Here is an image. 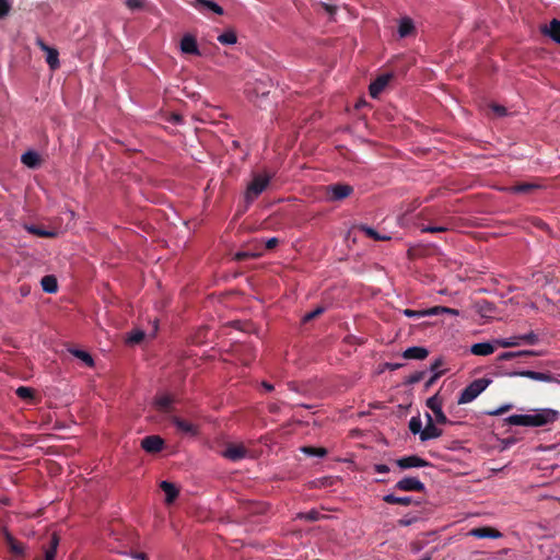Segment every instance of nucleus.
<instances>
[{"mask_svg": "<svg viewBox=\"0 0 560 560\" xmlns=\"http://www.w3.org/2000/svg\"><path fill=\"white\" fill-rule=\"evenodd\" d=\"M15 393L20 398H23V399H28V398L34 397V390L32 388L25 387V386H20Z\"/></svg>", "mask_w": 560, "mask_h": 560, "instance_id": "nucleus-45", "label": "nucleus"}, {"mask_svg": "<svg viewBox=\"0 0 560 560\" xmlns=\"http://www.w3.org/2000/svg\"><path fill=\"white\" fill-rule=\"evenodd\" d=\"M425 375V371H418L411 375H409L406 381H405V384L406 385H413V384H417L419 383L420 381L423 380Z\"/></svg>", "mask_w": 560, "mask_h": 560, "instance_id": "nucleus-42", "label": "nucleus"}, {"mask_svg": "<svg viewBox=\"0 0 560 560\" xmlns=\"http://www.w3.org/2000/svg\"><path fill=\"white\" fill-rule=\"evenodd\" d=\"M164 440L159 435H148L141 441V447L148 453H158L162 451Z\"/></svg>", "mask_w": 560, "mask_h": 560, "instance_id": "nucleus-15", "label": "nucleus"}, {"mask_svg": "<svg viewBox=\"0 0 560 560\" xmlns=\"http://www.w3.org/2000/svg\"><path fill=\"white\" fill-rule=\"evenodd\" d=\"M222 455L232 462H237L246 457L247 450L242 444H229Z\"/></svg>", "mask_w": 560, "mask_h": 560, "instance_id": "nucleus-14", "label": "nucleus"}, {"mask_svg": "<svg viewBox=\"0 0 560 560\" xmlns=\"http://www.w3.org/2000/svg\"><path fill=\"white\" fill-rule=\"evenodd\" d=\"M218 42L222 45H233L237 42L236 33L232 30H229L218 36Z\"/></svg>", "mask_w": 560, "mask_h": 560, "instance_id": "nucleus-33", "label": "nucleus"}, {"mask_svg": "<svg viewBox=\"0 0 560 560\" xmlns=\"http://www.w3.org/2000/svg\"><path fill=\"white\" fill-rule=\"evenodd\" d=\"M71 353L75 358H78L81 361H83L88 366H93L94 365V360H93L92 355L90 353H88L86 351L75 349V350H72Z\"/></svg>", "mask_w": 560, "mask_h": 560, "instance_id": "nucleus-36", "label": "nucleus"}, {"mask_svg": "<svg viewBox=\"0 0 560 560\" xmlns=\"http://www.w3.org/2000/svg\"><path fill=\"white\" fill-rule=\"evenodd\" d=\"M448 231L447 226L444 225H422L421 232L423 233H441Z\"/></svg>", "mask_w": 560, "mask_h": 560, "instance_id": "nucleus-43", "label": "nucleus"}, {"mask_svg": "<svg viewBox=\"0 0 560 560\" xmlns=\"http://www.w3.org/2000/svg\"><path fill=\"white\" fill-rule=\"evenodd\" d=\"M491 109L499 117H503L508 113V110H506V108L504 106L498 105V104L491 105Z\"/></svg>", "mask_w": 560, "mask_h": 560, "instance_id": "nucleus-49", "label": "nucleus"}, {"mask_svg": "<svg viewBox=\"0 0 560 560\" xmlns=\"http://www.w3.org/2000/svg\"><path fill=\"white\" fill-rule=\"evenodd\" d=\"M58 545H59V536L56 533H54L49 538L48 546L44 547L45 548V550H44L45 560H55Z\"/></svg>", "mask_w": 560, "mask_h": 560, "instance_id": "nucleus-25", "label": "nucleus"}, {"mask_svg": "<svg viewBox=\"0 0 560 560\" xmlns=\"http://www.w3.org/2000/svg\"><path fill=\"white\" fill-rule=\"evenodd\" d=\"M21 161L24 165L35 168L39 165V155L34 151H27L22 155Z\"/></svg>", "mask_w": 560, "mask_h": 560, "instance_id": "nucleus-30", "label": "nucleus"}, {"mask_svg": "<svg viewBox=\"0 0 560 560\" xmlns=\"http://www.w3.org/2000/svg\"><path fill=\"white\" fill-rule=\"evenodd\" d=\"M173 402L174 398L171 395H161L154 399L156 410L163 413H170L172 411Z\"/></svg>", "mask_w": 560, "mask_h": 560, "instance_id": "nucleus-21", "label": "nucleus"}, {"mask_svg": "<svg viewBox=\"0 0 560 560\" xmlns=\"http://www.w3.org/2000/svg\"><path fill=\"white\" fill-rule=\"evenodd\" d=\"M4 540L11 551L16 557L24 556V546L18 541L7 529H4Z\"/></svg>", "mask_w": 560, "mask_h": 560, "instance_id": "nucleus-19", "label": "nucleus"}, {"mask_svg": "<svg viewBox=\"0 0 560 560\" xmlns=\"http://www.w3.org/2000/svg\"><path fill=\"white\" fill-rule=\"evenodd\" d=\"M393 73L378 75L369 86L371 97L377 98L393 79Z\"/></svg>", "mask_w": 560, "mask_h": 560, "instance_id": "nucleus-8", "label": "nucleus"}, {"mask_svg": "<svg viewBox=\"0 0 560 560\" xmlns=\"http://www.w3.org/2000/svg\"><path fill=\"white\" fill-rule=\"evenodd\" d=\"M427 313H430L431 315H439V314H442V313L451 314V315H458L459 314V312L457 310L451 308V307H446V306H434V307L428 308Z\"/></svg>", "mask_w": 560, "mask_h": 560, "instance_id": "nucleus-37", "label": "nucleus"}, {"mask_svg": "<svg viewBox=\"0 0 560 560\" xmlns=\"http://www.w3.org/2000/svg\"><path fill=\"white\" fill-rule=\"evenodd\" d=\"M261 386L267 390V392H271L273 390V385L268 383V382H262L261 383Z\"/></svg>", "mask_w": 560, "mask_h": 560, "instance_id": "nucleus-57", "label": "nucleus"}, {"mask_svg": "<svg viewBox=\"0 0 560 560\" xmlns=\"http://www.w3.org/2000/svg\"><path fill=\"white\" fill-rule=\"evenodd\" d=\"M301 451L308 456L324 457L327 455V450L325 447L303 446L301 447Z\"/></svg>", "mask_w": 560, "mask_h": 560, "instance_id": "nucleus-35", "label": "nucleus"}, {"mask_svg": "<svg viewBox=\"0 0 560 560\" xmlns=\"http://www.w3.org/2000/svg\"><path fill=\"white\" fill-rule=\"evenodd\" d=\"M323 7H324V8H325V10H326L328 13H330V14H332V13L336 11V8H335V7H332V5H330V4H326V3H324V4H323Z\"/></svg>", "mask_w": 560, "mask_h": 560, "instance_id": "nucleus-58", "label": "nucleus"}, {"mask_svg": "<svg viewBox=\"0 0 560 560\" xmlns=\"http://www.w3.org/2000/svg\"><path fill=\"white\" fill-rule=\"evenodd\" d=\"M415 33V25L411 19L402 18L399 22L398 34L399 37L405 38Z\"/></svg>", "mask_w": 560, "mask_h": 560, "instance_id": "nucleus-26", "label": "nucleus"}, {"mask_svg": "<svg viewBox=\"0 0 560 560\" xmlns=\"http://www.w3.org/2000/svg\"><path fill=\"white\" fill-rule=\"evenodd\" d=\"M429 355V350L424 347H410L402 352V358L407 360H424Z\"/></svg>", "mask_w": 560, "mask_h": 560, "instance_id": "nucleus-18", "label": "nucleus"}, {"mask_svg": "<svg viewBox=\"0 0 560 560\" xmlns=\"http://www.w3.org/2000/svg\"><path fill=\"white\" fill-rule=\"evenodd\" d=\"M320 513L318 511L312 510L305 514H302L301 517H304L307 521H317L320 517Z\"/></svg>", "mask_w": 560, "mask_h": 560, "instance_id": "nucleus-50", "label": "nucleus"}, {"mask_svg": "<svg viewBox=\"0 0 560 560\" xmlns=\"http://www.w3.org/2000/svg\"><path fill=\"white\" fill-rule=\"evenodd\" d=\"M427 312H428V310H422V311H416V310H410V308L404 310V314L407 317H416V318H421V317H424V316H431V314L427 313Z\"/></svg>", "mask_w": 560, "mask_h": 560, "instance_id": "nucleus-44", "label": "nucleus"}, {"mask_svg": "<svg viewBox=\"0 0 560 560\" xmlns=\"http://www.w3.org/2000/svg\"><path fill=\"white\" fill-rule=\"evenodd\" d=\"M271 179L272 175L268 173L253 174L244 194L245 210L267 189Z\"/></svg>", "mask_w": 560, "mask_h": 560, "instance_id": "nucleus-2", "label": "nucleus"}, {"mask_svg": "<svg viewBox=\"0 0 560 560\" xmlns=\"http://www.w3.org/2000/svg\"><path fill=\"white\" fill-rule=\"evenodd\" d=\"M136 560H148L145 553H139L137 557H135Z\"/></svg>", "mask_w": 560, "mask_h": 560, "instance_id": "nucleus-59", "label": "nucleus"}, {"mask_svg": "<svg viewBox=\"0 0 560 560\" xmlns=\"http://www.w3.org/2000/svg\"><path fill=\"white\" fill-rule=\"evenodd\" d=\"M520 340H521V343L536 345L539 339H538V336L534 331H530L525 335H520Z\"/></svg>", "mask_w": 560, "mask_h": 560, "instance_id": "nucleus-41", "label": "nucleus"}, {"mask_svg": "<svg viewBox=\"0 0 560 560\" xmlns=\"http://www.w3.org/2000/svg\"><path fill=\"white\" fill-rule=\"evenodd\" d=\"M374 470L377 474H387V472H389V467L385 464H376L374 466Z\"/></svg>", "mask_w": 560, "mask_h": 560, "instance_id": "nucleus-54", "label": "nucleus"}, {"mask_svg": "<svg viewBox=\"0 0 560 560\" xmlns=\"http://www.w3.org/2000/svg\"><path fill=\"white\" fill-rule=\"evenodd\" d=\"M469 536H472L478 539H485V538H491V539H498L503 536V534L498 530L494 527L490 526H482V527H475L469 530Z\"/></svg>", "mask_w": 560, "mask_h": 560, "instance_id": "nucleus-13", "label": "nucleus"}, {"mask_svg": "<svg viewBox=\"0 0 560 560\" xmlns=\"http://www.w3.org/2000/svg\"><path fill=\"white\" fill-rule=\"evenodd\" d=\"M510 409H511V405H504L494 411H489L488 413L491 416H499V415H503L504 412L509 411Z\"/></svg>", "mask_w": 560, "mask_h": 560, "instance_id": "nucleus-53", "label": "nucleus"}, {"mask_svg": "<svg viewBox=\"0 0 560 560\" xmlns=\"http://www.w3.org/2000/svg\"><path fill=\"white\" fill-rule=\"evenodd\" d=\"M360 231L364 232L366 236L370 238H373L374 241H388L390 240V236L381 235L377 231L374 229L368 226V225H361Z\"/></svg>", "mask_w": 560, "mask_h": 560, "instance_id": "nucleus-32", "label": "nucleus"}, {"mask_svg": "<svg viewBox=\"0 0 560 560\" xmlns=\"http://www.w3.org/2000/svg\"><path fill=\"white\" fill-rule=\"evenodd\" d=\"M492 383L490 378H478L467 385L458 397V405L469 404L475 400Z\"/></svg>", "mask_w": 560, "mask_h": 560, "instance_id": "nucleus-3", "label": "nucleus"}, {"mask_svg": "<svg viewBox=\"0 0 560 560\" xmlns=\"http://www.w3.org/2000/svg\"><path fill=\"white\" fill-rule=\"evenodd\" d=\"M144 336L145 334L140 329L132 330L127 337V342L131 345L140 343L144 339Z\"/></svg>", "mask_w": 560, "mask_h": 560, "instance_id": "nucleus-38", "label": "nucleus"}, {"mask_svg": "<svg viewBox=\"0 0 560 560\" xmlns=\"http://www.w3.org/2000/svg\"><path fill=\"white\" fill-rule=\"evenodd\" d=\"M170 419L179 432L188 435L198 434V428L194 423L184 420L177 416H171Z\"/></svg>", "mask_w": 560, "mask_h": 560, "instance_id": "nucleus-16", "label": "nucleus"}, {"mask_svg": "<svg viewBox=\"0 0 560 560\" xmlns=\"http://www.w3.org/2000/svg\"><path fill=\"white\" fill-rule=\"evenodd\" d=\"M540 188L536 183H518L508 188L510 192L528 195Z\"/></svg>", "mask_w": 560, "mask_h": 560, "instance_id": "nucleus-24", "label": "nucleus"}, {"mask_svg": "<svg viewBox=\"0 0 560 560\" xmlns=\"http://www.w3.org/2000/svg\"><path fill=\"white\" fill-rule=\"evenodd\" d=\"M197 5L206 7L215 14L222 15L224 13L223 8L211 0H196Z\"/></svg>", "mask_w": 560, "mask_h": 560, "instance_id": "nucleus-34", "label": "nucleus"}, {"mask_svg": "<svg viewBox=\"0 0 560 560\" xmlns=\"http://www.w3.org/2000/svg\"><path fill=\"white\" fill-rule=\"evenodd\" d=\"M270 411H276V406L270 407Z\"/></svg>", "mask_w": 560, "mask_h": 560, "instance_id": "nucleus-61", "label": "nucleus"}, {"mask_svg": "<svg viewBox=\"0 0 560 560\" xmlns=\"http://www.w3.org/2000/svg\"><path fill=\"white\" fill-rule=\"evenodd\" d=\"M24 229L30 234L35 235L37 237L55 238L58 235V233L54 230H46V229L35 225V224H25Z\"/></svg>", "mask_w": 560, "mask_h": 560, "instance_id": "nucleus-20", "label": "nucleus"}, {"mask_svg": "<svg viewBox=\"0 0 560 560\" xmlns=\"http://www.w3.org/2000/svg\"><path fill=\"white\" fill-rule=\"evenodd\" d=\"M498 343L503 348L518 347L521 345L520 336L499 340Z\"/></svg>", "mask_w": 560, "mask_h": 560, "instance_id": "nucleus-40", "label": "nucleus"}, {"mask_svg": "<svg viewBox=\"0 0 560 560\" xmlns=\"http://www.w3.org/2000/svg\"><path fill=\"white\" fill-rule=\"evenodd\" d=\"M396 465L401 469L431 466V464L428 460L419 457L418 455H409V456L398 458L396 460Z\"/></svg>", "mask_w": 560, "mask_h": 560, "instance_id": "nucleus-11", "label": "nucleus"}, {"mask_svg": "<svg viewBox=\"0 0 560 560\" xmlns=\"http://www.w3.org/2000/svg\"><path fill=\"white\" fill-rule=\"evenodd\" d=\"M383 500L388 504H398L404 506H408L410 504H420L419 501H415L411 497H397L393 493L384 495Z\"/></svg>", "mask_w": 560, "mask_h": 560, "instance_id": "nucleus-23", "label": "nucleus"}, {"mask_svg": "<svg viewBox=\"0 0 560 560\" xmlns=\"http://www.w3.org/2000/svg\"><path fill=\"white\" fill-rule=\"evenodd\" d=\"M494 310V304L487 300H481L477 303V311L482 317H491Z\"/></svg>", "mask_w": 560, "mask_h": 560, "instance_id": "nucleus-29", "label": "nucleus"}, {"mask_svg": "<svg viewBox=\"0 0 560 560\" xmlns=\"http://www.w3.org/2000/svg\"><path fill=\"white\" fill-rule=\"evenodd\" d=\"M402 366H404V364H402V363H392V362H387V363L385 364V368H386L387 370H389V371H396V370H398V369H400V368H402Z\"/></svg>", "mask_w": 560, "mask_h": 560, "instance_id": "nucleus-56", "label": "nucleus"}, {"mask_svg": "<svg viewBox=\"0 0 560 560\" xmlns=\"http://www.w3.org/2000/svg\"><path fill=\"white\" fill-rule=\"evenodd\" d=\"M180 50L184 54L200 56L201 52L198 48L197 39L191 34H185L180 40Z\"/></svg>", "mask_w": 560, "mask_h": 560, "instance_id": "nucleus-17", "label": "nucleus"}, {"mask_svg": "<svg viewBox=\"0 0 560 560\" xmlns=\"http://www.w3.org/2000/svg\"><path fill=\"white\" fill-rule=\"evenodd\" d=\"M538 353L533 350H522L516 352H503L498 357V361H508L517 357L537 355Z\"/></svg>", "mask_w": 560, "mask_h": 560, "instance_id": "nucleus-31", "label": "nucleus"}, {"mask_svg": "<svg viewBox=\"0 0 560 560\" xmlns=\"http://www.w3.org/2000/svg\"><path fill=\"white\" fill-rule=\"evenodd\" d=\"M144 0H125V4L128 9L135 11V10H142L144 8Z\"/></svg>", "mask_w": 560, "mask_h": 560, "instance_id": "nucleus-46", "label": "nucleus"}, {"mask_svg": "<svg viewBox=\"0 0 560 560\" xmlns=\"http://www.w3.org/2000/svg\"><path fill=\"white\" fill-rule=\"evenodd\" d=\"M443 364H444L443 359L442 358H438L431 364L430 371L433 372V374L436 373V372H443L442 370H440V368L443 366Z\"/></svg>", "mask_w": 560, "mask_h": 560, "instance_id": "nucleus-51", "label": "nucleus"}, {"mask_svg": "<svg viewBox=\"0 0 560 560\" xmlns=\"http://www.w3.org/2000/svg\"><path fill=\"white\" fill-rule=\"evenodd\" d=\"M425 418H427V424H425L423 431L421 432V439H420L422 442L438 439L443 434V431L434 424V420L430 413L427 412Z\"/></svg>", "mask_w": 560, "mask_h": 560, "instance_id": "nucleus-12", "label": "nucleus"}, {"mask_svg": "<svg viewBox=\"0 0 560 560\" xmlns=\"http://www.w3.org/2000/svg\"><path fill=\"white\" fill-rule=\"evenodd\" d=\"M497 370H498L497 375H500V376H510V377L521 376V377H527L533 381L545 382V383H551L555 380L552 374L549 372L542 373V372H535V371H529V370L509 371V370L504 369L503 366H499V365L497 366Z\"/></svg>", "mask_w": 560, "mask_h": 560, "instance_id": "nucleus-4", "label": "nucleus"}, {"mask_svg": "<svg viewBox=\"0 0 560 560\" xmlns=\"http://www.w3.org/2000/svg\"><path fill=\"white\" fill-rule=\"evenodd\" d=\"M160 488L165 493V502L167 504L173 503L176 500V498L178 497L179 491H178L177 487L170 481H166V480L162 481L160 485Z\"/></svg>", "mask_w": 560, "mask_h": 560, "instance_id": "nucleus-22", "label": "nucleus"}, {"mask_svg": "<svg viewBox=\"0 0 560 560\" xmlns=\"http://www.w3.org/2000/svg\"><path fill=\"white\" fill-rule=\"evenodd\" d=\"M427 407L432 410V412L434 413L435 416V421L439 423V424H446L448 423V419L447 417L445 416V413L443 412L442 410V405H443V399L441 398L440 394L436 393L435 395H433L432 397H430L428 400H427Z\"/></svg>", "mask_w": 560, "mask_h": 560, "instance_id": "nucleus-5", "label": "nucleus"}, {"mask_svg": "<svg viewBox=\"0 0 560 560\" xmlns=\"http://www.w3.org/2000/svg\"><path fill=\"white\" fill-rule=\"evenodd\" d=\"M470 351L475 355H489L493 353L494 347L490 342H479L472 345Z\"/></svg>", "mask_w": 560, "mask_h": 560, "instance_id": "nucleus-27", "label": "nucleus"}, {"mask_svg": "<svg viewBox=\"0 0 560 560\" xmlns=\"http://www.w3.org/2000/svg\"><path fill=\"white\" fill-rule=\"evenodd\" d=\"M399 523L404 526H407L410 524V521H407V520H400Z\"/></svg>", "mask_w": 560, "mask_h": 560, "instance_id": "nucleus-60", "label": "nucleus"}, {"mask_svg": "<svg viewBox=\"0 0 560 560\" xmlns=\"http://www.w3.org/2000/svg\"><path fill=\"white\" fill-rule=\"evenodd\" d=\"M396 490L424 492L425 486L416 477H405L395 485Z\"/></svg>", "mask_w": 560, "mask_h": 560, "instance_id": "nucleus-7", "label": "nucleus"}, {"mask_svg": "<svg viewBox=\"0 0 560 560\" xmlns=\"http://www.w3.org/2000/svg\"><path fill=\"white\" fill-rule=\"evenodd\" d=\"M324 312V308L323 307H317L315 308L314 311L307 313L304 315V322H310V320H313L314 318H316L317 316H319L322 313Z\"/></svg>", "mask_w": 560, "mask_h": 560, "instance_id": "nucleus-48", "label": "nucleus"}, {"mask_svg": "<svg viewBox=\"0 0 560 560\" xmlns=\"http://www.w3.org/2000/svg\"><path fill=\"white\" fill-rule=\"evenodd\" d=\"M409 430L412 434H419L421 436L422 429V422L419 417H412L409 421Z\"/></svg>", "mask_w": 560, "mask_h": 560, "instance_id": "nucleus-39", "label": "nucleus"}, {"mask_svg": "<svg viewBox=\"0 0 560 560\" xmlns=\"http://www.w3.org/2000/svg\"><path fill=\"white\" fill-rule=\"evenodd\" d=\"M279 244V240L277 237H271L266 242L267 249H273Z\"/></svg>", "mask_w": 560, "mask_h": 560, "instance_id": "nucleus-55", "label": "nucleus"}, {"mask_svg": "<svg viewBox=\"0 0 560 560\" xmlns=\"http://www.w3.org/2000/svg\"><path fill=\"white\" fill-rule=\"evenodd\" d=\"M353 187L348 184H334L327 186V196L330 201H339L349 197Z\"/></svg>", "mask_w": 560, "mask_h": 560, "instance_id": "nucleus-6", "label": "nucleus"}, {"mask_svg": "<svg viewBox=\"0 0 560 560\" xmlns=\"http://www.w3.org/2000/svg\"><path fill=\"white\" fill-rule=\"evenodd\" d=\"M40 284L46 293H56L58 290L57 279L51 275L43 277Z\"/></svg>", "mask_w": 560, "mask_h": 560, "instance_id": "nucleus-28", "label": "nucleus"}, {"mask_svg": "<svg viewBox=\"0 0 560 560\" xmlns=\"http://www.w3.org/2000/svg\"><path fill=\"white\" fill-rule=\"evenodd\" d=\"M11 8L12 5L9 0H0V20L9 15Z\"/></svg>", "mask_w": 560, "mask_h": 560, "instance_id": "nucleus-47", "label": "nucleus"}, {"mask_svg": "<svg viewBox=\"0 0 560 560\" xmlns=\"http://www.w3.org/2000/svg\"><path fill=\"white\" fill-rule=\"evenodd\" d=\"M443 375V372H436L434 373L424 384L425 389L430 388L439 377Z\"/></svg>", "mask_w": 560, "mask_h": 560, "instance_id": "nucleus-52", "label": "nucleus"}, {"mask_svg": "<svg viewBox=\"0 0 560 560\" xmlns=\"http://www.w3.org/2000/svg\"><path fill=\"white\" fill-rule=\"evenodd\" d=\"M37 46L46 52V62L51 70H56L60 67L59 52L57 49L48 46L43 39H37Z\"/></svg>", "mask_w": 560, "mask_h": 560, "instance_id": "nucleus-9", "label": "nucleus"}, {"mask_svg": "<svg viewBox=\"0 0 560 560\" xmlns=\"http://www.w3.org/2000/svg\"><path fill=\"white\" fill-rule=\"evenodd\" d=\"M541 35L549 37L555 43L560 45V20L552 19L549 24H542L539 26Z\"/></svg>", "mask_w": 560, "mask_h": 560, "instance_id": "nucleus-10", "label": "nucleus"}, {"mask_svg": "<svg viewBox=\"0 0 560 560\" xmlns=\"http://www.w3.org/2000/svg\"><path fill=\"white\" fill-rule=\"evenodd\" d=\"M559 419V412L553 409H539L530 415H512L506 419L511 425L523 427H545L556 422Z\"/></svg>", "mask_w": 560, "mask_h": 560, "instance_id": "nucleus-1", "label": "nucleus"}]
</instances>
